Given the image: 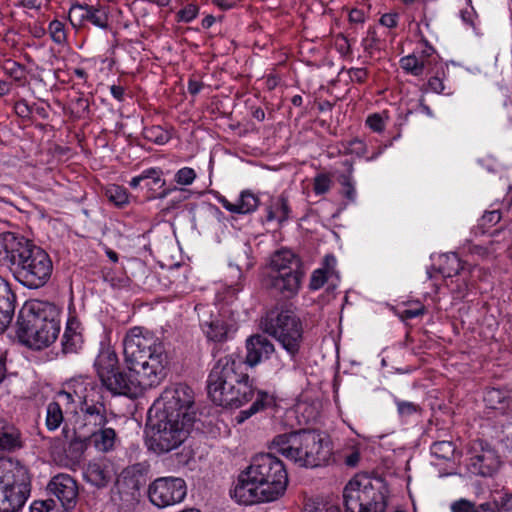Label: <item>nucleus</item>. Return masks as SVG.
I'll return each instance as SVG.
<instances>
[{"label": "nucleus", "instance_id": "obj_54", "mask_svg": "<svg viewBox=\"0 0 512 512\" xmlns=\"http://www.w3.org/2000/svg\"><path fill=\"white\" fill-rule=\"evenodd\" d=\"M87 448L86 440L75 438L70 442L69 449L75 453L74 458L79 459Z\"/></svg>", "mask_w": 512, "mask_h": 512}, {"label": "nucleus", "instance_id": "obj_1", "mask_svg": "<svg viewBox=\"0 0 512 512\" xmlns=\"http://www.w3.org/2000/svg\"><path fill=\"white\" fill-rule=\"evenodd\" d=\"M267 337L256 334L246 340V356L231 353L220 357L212 367L208 379V395L213 403L226 408H240L253 399L254 389L247 372L274 352Z\"/></svg>", "mask_w": 512, "mask_h": 512}, {"label": "nucleus", "instance_id": "obj_43", "mask_svg": "<svg viewBox=\"0 0 512 512\" xmlns=\"http://www.w3.org/2000/svg\"><path fill=\"white\" fill-rule=\"evenodd\" d=\"M330 278L332 277L324 269L318 268L311 275L309 287L311 290H319Z\"/></svg>", "mask_w": 512, "mask_h": 512}, {"label": "nucleus", "instance_id": "obj_26", "mask_svg": "<svg viewBox=\"0 0 512 512\" xmlns=\"http://www.w3.org/2000/svg\"><path fill=\"white\" fill-rule=\"evenodd\" d=\"M483 401L486 409L493 411L495 415L508 416L512 414V398L507 391L497 388L488 389L484 394Z\"/></svg>", "mask_w": 512, "mask_h": 512}, {"label": "nucleus", "instance_id": "obj_63", "mask_svg": "<svg viewBox=\"0 0 512 512\" xmlns=\"http://www.w3.org/2000/svg\"><path fill=\"white\" fill-rule=\"evenodd\" d=\"M110 92H111V95L118 101H123L124 100V95H125V89L122 87V86H119V85H112L110 87Z\"/></svg>", "mask_w": 512, "mask_h": 512}, {"label": "nucleus", "instance_id": "obj_28", "mask_svg": "<svg viewBox=\"0 0 512 512\" xmlns=\"http://www.w3.org/2000/svg\"><path fill=\"white\" fill-rule=\"evenodd\" d=\"M89 441L98 452L108 453L115 449L119 439L113 428L103 426L91 430Z\"/></svg>", "mask_w": 512, "mask_h": 512}, {"label": "nucleus", "instance_id": "obj_40", "mask_svg": "<svg viewBox=\"0 0 512 512\" xmlns=\"http://www.w3.org/2000/svg\"><path fill=\"white\" fill-rule=\"evenodd\" d=\"M48 32L52 41L57 45H65L67 43V32L65 24L57 19L49 23Z\"/></svg>", "mask_w": 512, "mask_h": 512}, {"label": "nucleus", "instance_id": "obj_21", "mask_svg": "<svg viewBox=\"0 0 512 512\" xmlns=\"http://www.w3.org/2000/svg\"><path fill=\"white\" fill-rule=\"evenodd\" d=\"M76 399L74 398L73 391H59L54 400L49 402L46 406L45 426L49 431L57 430L64 421V411L68 412L70 409L76 412L75 407Z\"/></svg>", "mask_w": 512, "mask_h": 512}, {"label": "nucleus", "instance_id": "obj_13", "mask_svg": "<svg viewBox=\"0 0 512 512\" xmlns=\"http://www.w3.org/2000/svg\"><path fill=\"white\" fill-rule=\"evenodd\" d=\"M193 405L194 393L191 388L184 384H174L162 392L149 409V412L151 414H164L182 420H184V416L187 414L190 422L193 423L195 420Z\"/></svg>", "mask_w": 512, "mask_h": 512}, {"label": "nucleus", "instance_id": "obj_3", "mask_svg": "<svg viewBox=\"0 0 512 512\" xmlns=\"http://www.w3.org/2000/svg\"><path fill=\"white\" fill-rule=\"evenodd\" d=\"M124 361L130 371L141 375L147 384H159L168 364L163 343L142 327L130 328L123 338Z\"/></svg>", "mask_w": 512, "mask_h": 512}, {"label": "nucleus", "instance_id": "obj_4", "mask_svg": "<svg viewBox=\"0 0 512 512\" xmlns=\"http://www.w3.org/2000/svg\"><path fill=\"white\" fill-rule=\"evenodd\" d=\"M3 259L15 280L28 289L43 287L52 275L50 256L24 237L6 239Z\"/></svg>", "mask_w": 512, "mask_h": 512}, {"label": "nucleus", "instance_id": "obj_23", "mask_svg": "<svg viewBox=\"0 0 512 512\" xmlns=\"http://www.w3.org/2000/svg\"><path fill=\"white\" fill-rule=\"evenodd\" d=\"M114 474L113 465L107 460L91 461L83 471L84 479L97 488L106 487Z\"/></svg>", "mask_w": 512, "mask_h": 512}, {"label": "nucleus", "instance_id": "obj_56", "mask_svg": "<svg viewBox=\"0 0 512 512\" xmlns=\"http://www.w3.org/2000/svg\"><path fill=\"white\" fill-rule=\"evenodd\" d=\"M349 77L353 82H364L367 77V71L364 68H351L348 71Z\"/></svg>", "mask_w": 512, "mask_h": 512}, {"label": "nucleus", "instance_id": "obj_49", "mask_svg": "<svg viewBox=\"0 0 512 512\" xmlns=\"http://www.w3.org/2000/svg\"><path fill=\"white\" fill-rule=\"evenodd\" d=\"M366 124L374 132L380 133L385 129L386 121L381 114L374 113L367 117Z\"/></svg>", "mask_w": 512, "mask_h": 512}, {"label": "nucleus", "instance_id": "obj_18", "mask_svg": "<svg viewBox=\"0 0 512 512\" xmlns=\"http://www.w3.org/2000/svg\"><path fill=\"white\" fill-rule=\"evenodd\" d=\"M195 310L198 313L201 330L208 340L222 342L227 339L230 326L218 313H213L211 307L207 305H197Z\"/></svg>", "mask_w": 512, "mask_h": 512}, {"label": "nucleus", "instance_id": "obj_58", "mask_svg": "<svg viewBox=\"0 0 512 512\" xmlns=\"http://www.w3.org/2000/svg\"><path fill=\"white\" fill-rule=\"evenodd\" d=\"M15 111L21 117H29L31 109L25 100H20L15 104Z\"/></svg>", "mask_w": 512, "mask_h": 512}, {"label": "nucleus", "instance_id": "obj_60", "mask_svg": "<svg viewBox=\"0 0 512 512\" xmlns=\"http://www.w3.org/2000/svg\"><path fill=\"white\" fill-rule=\"evenodd\" d=\"M360 461V453L358 450H353L345 457L344 463L348 467H356Z\"/></svg>", "mask_w": 512, "mask_h": 512}, {"label": "nucleus", "instance_id": "obj_59", "mask_svg": "<svg viewBox=\"0 0 512 512\" xmlns=\"http://www.w3.org/2000/svg\"><path fill=\"white\" fill-rule=\"evenodd\" d=\"M460 16L465 24L469 26H474L475 13L473 11V8H466L461 10Z\"/></svg>", "mask_w": 512, "mask_h": 512}, {"label": "nucleus", "instance_id": "obj_42", "mask_svg": "<svg viewBox=\"0 0 512 512\" xmlns=\"http://www.w3.org/2000/svg\"><path fill=\"white\" fill-rule=\"evenodd\" d=\"M196 179V172L193 168L183 167L179 169L174 176V180L177 184L188 186L191 185Z\"/></svg>", "mask_w": 512, "mask_h": 512}, {"label": "nucleus", "instance_id": "obj_55", "mask_svg": "<svg viewBox=\"0 0 512 512\" xmlns=\"http://www.w3.org/2000/svg\"><path fill=\"white\" fill-rule=\"evenodd\" d=\"M303 512H342L338 505L325 504L322 507H315L308 505L304 508Z\"/></svg>", "mask_w": 512, "mask_h": 512}, {"label": "nucleus", "instance_id": "obj_53", "mask_svg": "<svg viewBox=\"0 0 512 512\" xmlns=\"http://www.w3.org/2000/svg\"><path fill=\"white\" fill-rule=\"evenodd\" d=\"M337 259L334 255L329 254L324 257L323 266L320 269H324L327 274L331 277L335 276L338 278V274L336 272Z\"/></svg>", "mask_w": 512, "mask_h": 512}, {"label": "nucleus", "instance_id": "obj_16", "mask_svg": "<svg viewBox=\"0 0 512 512\" xmlns=\"http://www.w3.org/2000/svg\"><path fill=\"white\" fill-rule=\"evenodd\" d=\"M101 384L113 395H123L127 397L136 396L142 389L156 386L157 384H147L141 375L135 374L134 371L128 372L121 370L119 367L104 379Z\"/></svg>", "mask_w": 512, "mask_h": 512}, {"label": "nucleus", "instance_id": "obj_6", "mask_svg": "<svg viewBox=\"0 0 512 512\" xmlns=\"http://www.w3.org/2000/svg\"><path fill=\"white\" fill-rule=\"evenodd\" d=\"M270 451L279 454L300 467L314 468L325 464L330 458V447L315 431L300 430L276 435Z\"/></svg>", "mask_w": 512, "mask_h": 512}, {"label": "nucleus", "instance_id": "obj_52", "mask_svg": "<svg viewBox=\"0 0 512 512\" xmlns=\"http://www.w3.org/2000/svg\"><path fill=\"white\" fill-rule=\"evenodd\" d=\"M55 506L54 500H36L30 505V512H50Z\"/></svg>", "mask_w": 512, "mask_h": 512}, {"label": "nucleus", "instance_id": "obj_39", "mask_svg": "<svg viewBox=\"0 0 512 512\" xmlns=\"http://www.w3.org/2000/svg\"><path fill=\"white\" fill-rule=\"evenodd\" d=\"M143 136L146 140L158 145H164L170 140V134L160 126L144 128Z\"/></svg>", "mask_w": 512, "mask_h": 512}, {"label": "nucleus", "instance_id": "obj_2", "mask_svg": "<svg viewBox=\"0 0 512 512\" xmlns=\"http://www.w3.org/2000/svg\"><path fill=\"white\" fill-rule=\"evenodd\" d=\"M287 484L283 462L272 451L261 453L254 456L250 465L240 473L231 497L246 506L271 502L284 494Z\"/></svg>", "mask_w": 512, "mask_h": 512}, {"label": "nucleus", "instance_id": "obj_19", "mask_svg": "<svg viewBox=\"0 0 512 512\" xmlns=\"http://www.w3.org/2000/svg\"><path fill=\"white\" fill-rule=\"evenodd\" d=\"M49 493L55 496L66 512L76 505L78 486L76 481L68 474L61 473L54 476L48 483Z\"/></svg>", "mask_w": 512, "mask_h": 512}, {"label": "nucleus", "instance_id": "obj_17", "mask_svg": "<svg viewBox=\"0 0 512 512\" xmlns=\"http://www.w3.org/2000/svg\"><path fill=\"white\" fill-rule=\"evenodd\" d=\"M500 465V457L493 448L483 442L474 444L469 459V466L473 473L483 477L492 476L498 471Z\"/></svg>", "mask_w": 512, "mask_h": 512}, {"label": "nucleus", "instance_id": "obj_25", "mask_svg": "<svg viewBox=\"0 0 512 512\" xmlns=\"http://www.w3.org/2000/svg\"><path fill=\"white\" fill-rule=\"evenodd\" d=\"M82 324L78 317L70 313L66 323V329L62 337L64 353H75L83 344Z\"/></svg>", "mask_w": 512, "mask_h": 512}, {"label": "nucleus", "instance_id": "obj_12", "mask_svg": "<svg viewBox=\"0 0 512 512\" xmlns=\"http://www.w3.org/2000/svg\"><path fill=\"white\" fill-rule=\"evenodd\" d=\"M10 461H0V512H18L29 495L26 472L16 467L15 472L8 468Z\"/></svg>", "mask_w": 512, "mask_h": 512}, {"label": "nucleus", "instance_id": "obj_27", "mask_svg": "<svg viewBox=\"0 0 512 512\" xmlns=\"http://www.w3.org/2000/svg\"><path fill=\"white\" fill-rule=\"evenodd\" d=\"M119 367V360L113 348L101 344L99 352L94 361V368L100 381Z\"/></svg>", "mask_w": 512, "mask_h": 512}, {"label": "nucleus", "instance_id": "obj_30", "mask_svg": "<svg viewBox=\"0 0 512 512\" xmlns=\"http://www.w3.org/2000/svg\"><path fill=\"white\" fill-rule=\"evenodd\" d=\"M21 446L20 433L13 425L0 419V450H14Z\"/></svg>", "mask_w": 512, "mask_h": 512}, {"label": "nucleus", "instance_id": "obj_33", "mask_svg": "<svg viewBox=\"0 0 512 512\" xmlns=\"http://www.w3.org/2000/svg\"><path fill=\"white\" fill-rule=\"evenodd\" d=\"M15 310V295L0 299V334L3 333L11 323Z\"/></svg>", "mask_w": 512, "mask_h": 512}, {"label": "nucleus", "instance_id": "obj_8", "mask_svg": "<svg viewBox=\"0 0 512 512\" xmlns=\"http://www.w3.org/2000/svg\"><path fill=\"white\" fill-rule=\"evenodd\" d=\"M150 448L157 453H166L179 447L186 439L193 423L186 414L184 420L164 414L148 413Z\"/></svg>", "mask_w": 512, "mask_h": 512}, {"label": "nucleus", "instance_id": "obj_37", "mask_svg": "<svg viewBox=\"0 0 512 512\" xmlns=\"http://www.w3.org/2000/svg\"><path fill=\"white\" fill-rule=\"evenodd\" d=\"M431 454L441 460H452L456 452V448L451 441H437L431 445Z\"/></svg>", "mask_w": 512, "mask_h": 512}, {"label": "nucleus", "instance_id": "obj_29", "mask_svg": "<svg viewBox=\"0 0 512 512\" xmlns=\"http://www.w3.org/2000/svg\"><path fill=\"white\" fill-rule=\"evenodd\" d=\"M266 211V220L268 222L277 221L279 224H283L289 219L291 209L288 205L287 199L281 195L280 197L270 201Z\"/></svg>", "mask_w": 512, "mask_h": 512}, {"label": "nucleus", "instance_id": "obj_41", "mask_svg": "<svg viewBox=\"0 0 512 512\" xmlns=\"http://www.w3.org/2000/svg\"><path fill=\"white\" fill-rule=\"evenodd\" d=\"M332 180L328 174H317L313 181V191L316 195H323L331 188Z\"/></svg>", "mask_w": 512, "mask_h": 512}, {"label": "nucleus", "instance_id": "obj_45", "mask_svg": "<svg viewBox=\"0 0 512 512\" xmlns=\"http://www.w3.org/2000/svg\"><path fill=\"white\" fill-rule=\"evenodd\" d=\"M199 13V7L196 4H188L177 13V20L180 22L190 23Z\"/></svg>", "mask_w": 512, "mask_h": 512}, {"label": "nucleus", "instance_id": "obj_10", "mask_svg": "<svg viewBox=\"0 0 512 512\" xmlns=\"http://www.w3.org/2000/svg\"><path fill=\"white\" fill-rule=\"evenodd\" d=\"M262 326L266 333L278 341L291 359L296 357L303 341V327L294 312L270 311L262 321Z\"/></svg>", "mask_w": 512, "mask_h": 512}, {"label": "nucleus", "instance_id": "obj_64", "mask_svg": "<svg viewBox=\"0 0 512 512\" xmlns=\"http://www.w3.org/2000/svg\"><path fill=\"white\" fill-rule=\"evenodd\" d=\"M336 46L342 54H348L350 52V44L346 37L342 36L336 42Z\"/></svg>", "mask_w": 512, "mask_h": 512}, {"label": "nucleus", "instance_id": "obj_47", "mask_svg": "<svg viewBox=\"0 0 512 512\" xmlns=\"http://www.w3.org/2000/svg\"><path fill=\"white\" fill-rule=\"evenodd\" d=\"M395 404L397 406V411L401 417H409L419 410L417 404L410 401H402L399 399H395Z\"/></svg>", "mask_w": 512, "mask_h": 512}, {"label": "nucleus", "instance_id": "obj_5", "mask_svg": "<svg viewBox=\"0 0 512 512\" xmlns=\"http://www.w3.org/2000/svg\"><path fill=\"white\" fill-rule=\"evenodd\" d=\"M59 332V309L55 304L33 300L20 310L16 334L23 345L40 350L51 345Z\"/></svg>", "mask_w": 512, "mask_h": 512}, {"label": "nucleus", "instance_id": "obj_46", "mask_svg": "<svg viewBox=\"0 0 512 512\" xmlns=\"http://www.w3.org/2000/svg\"><path fill=\"white\" fill-rule=\"evenodd\" d=\"M344 148L346 153L354 154L358 157L364 156L367 152L365 143L358 138L349 141L347 144H345Z\"/></svg>", "mask_w": 512, "mask_h": 512}, {"label": "nucleus", "instance_id": "obj_31", "mask_svg": "<svg viewBox=\"0 0 512 512\" xmlns=\"http://www.w3.org/2000/svg\"><path fill=\"white\" fill-rule=\"evenodd\" d=\"M273 403V397L269 395L267 392L264 391H258L257 397L255 401L252 403V405L249 407V409L242 410L239 412L238 416L236 417L238 423H242L248 418H250L252 415L256 414L260 410L265 409L266 407L272 405Z\"/></svg>", "mask_w": 512, "mask_h": 512}, {"label": "nucleus", "instance_id": "obj_51", "mask_svg": "<svg viewBox=\"0 0 512 512\" xmlns=\"http://www.w3.org/2000/svg\"><path fill=\"white\" fill-rule=\"evenodd\" d=\"M339 181L344 188V193H345L346 198L349 199L350 201H355L356 190L354 187L352 176L351 175H341Z\"/></svg>", "mask_w": 512, "mask_h": 512}, {"label": "nucleus", "instance_id": "obj_9", "mask_svg": "<svg viewBox=\"0 0 512 512\" xmlns=\"http://www.w3.org/2000/svg\"><path fill=\"white\" fill-rule=\"evenodd\" d=\"M298 257L288 249L275 252L270 260L269 272L265 278L267 288L290 297L295 295L299 288L302 273L299 271Z\"/></svg>", "mask_w": 512, "mask_h": 512}, {"label": "nucleus", "instance_id": "obj_32", "mask_svg": "<svg viewBox=\"0 0 512 512\" xmlns=\"http://www.w3.org/2000/svg\"><path fill=\"white\" fill-rule=\"evenodd\" d=\"M2 70L19 86H24L26 80L25 66L12 59H6L2 64Z\"/></svg>", "mask_w": 512, "mask_h": 512}, {"label": "nucleus", "instance_id": "obj_48", "mask_svg": "<svg viewBox=\"0 0 512 512\" xmlns=\"http://www.w3.org/2000/svg\"><path fill=\"white\" fill-rule=\"evenodd\" d=\"M149 177H155L156 180H159V168H149L142 171L141 174L130 180L129 185L132 188H137L141 182L148 180Z\"/></svg>", "mask_w": 512, "mask_h": 512}, {"label": "nucleus", "instance_id": "obj_24", "mask_svg": "<svg viewBox=\"0 0 512 512\" xmlns=\"http://www.w3.org/2000/svg\"><path fill=\"white\" fill-rule=\"evenodd\" d=\"M505 512L512 511V495H505L501 501V508L497 501H487L479 505L466 500L460 499L451 505L452 512Z\"/></svg>", "mask_w": 512, "mask_h": 512}, {"label": "nucleus", "instance_id": "obj_36", "mask_svg": "<svg viewBox=\"0 0 512 512\" xmlns=\"http://www.w3.org/2000/svg\"><path fill=\"white\" fill-rule=\"evenodd\" d=\"M257 206V197L248 191H243L235 202V213L248 214L253 212Z\"/></svg>", "mask_w": 512, "mask_h": 512}, {"label": "nucleus", "instance_id": "obj_22", "mask_svg": "<svg viewBox=\"0 0 512 512\" xmlns=\"http://www.w3.org/2000/svg\"><path fill=\"white\" fill-rule=\"evenodd\" d=\"M439 272L445 278L460 275L462 277L461 284H457L453 290L457 298H463L469 289L470 283L467 281L465 274V267L462 265L456 253H447L439 258Z\"/></svg>", "mask_w": 512, "mask_h": 512}, {"label": "nucleus", "instance_id": "obj_44", "mask_svg": "<svg viewBox=\"0 0 512 512\" xmlns=\"http://www.w3.org/2000/svg\"><path fill=\"white\" fill-rule=\"evenodd\" d=\"M425 313V306L420 303L416 302L415 304L411 305L410 307L404 308L401 311H399V317L402 320H410L413 318H417Z\"/></svg>", "mask_w": 512, "mask_h": 512}, {"label": "nucleus", "instance_id": "obj_20", "mask_svg": "<svg viewBox=\"0 0 512 512\" xmlns=\"http://www.w3.org/2000/svg\"><path fill=\"white\" fill-rule=\"evenodd\" d=\"M68 18L73 27H80L85 22H90L101 29H106L109 25L108 12L100 6L73 4L69 9Z\"/></svg>", "mask_w": 512, "mask_h": 512}, {"label": "nucleus", "instance_id": "obj_61", "mask_svg": "<svg viewBox=\"0 0 512 512\" xmlns=\"http://www.w3.org/2000/svg\"><path fill=\"white\" fill-rule=\"evenodd\" d=\"M469 253L479 258H485L489 255L488 249L480 245H471L469 247Z\"/></svg>", "mask_w": 512, "mask_h": 512}, {"label": "nucleus", "instance_id": "obj_11", "mask_svg": "<svg viewBox=\"0 0 512 512\" xmlns=\"http://www.w3.org/2000/svg\"><path fill=\"white\" fill-rule=\"evenodd\" d=\"M72 387L83 426L91 430L105 426L108 422L107 409L97 385L89 379H80L74 381Z\"/></svg>", "mask_w": 512, "mask_h": 512}, {"label": "nucleus", "instance_id": "obj_15", "mask_svg": "<svg viewBox=\"0 0 512 512\" xmlns=\"http://www.w3.org/2000/svg\"><path fill=\"white\" fill-rule=\"evenodd\" d=\"M400 67L407 73L416 77L432 73L434 67L439 65L436 50L426 39H421L415 51L404 56L399 61Z\"/></svg>", "mask_w": 512, "mask_h": 512}, {"label": "nucleus", "instance_id": "obj_50", "mask_svg": "<svg viewBox=\"0 0 512 512\" xmlns=\"http://www.w3.org/2000/svg\"><path fill=\"white\" fill-rule=\"evenodd\" d=\"M501 220V213L499 210L488 211L483 214L479 220V225L482 228H490Z\"/></svg>", "mask_w": 512, "mask_h": 512}, {"label": "nucleus", "instance_id": "obj_38", "mask_svg": "<svg viewBox=\"0 0 512 512\" xmlns=\"http://www.w3.org/2000/svg\"><path fill=\"white\" fill-rule=\"evenodd\" d=\"M105 195L108 200L117 207H123L129 202V196L126 189L116 184L108 186L106 188Z\"/></svg>", "mask_w": 512, "mask_h": 512}, {"label": "nucleus", "instance_id": "obj_57", "mask_svg": "<svg viewBox=\"0 0 512 512\" xmlns=\"http://www.w3.org/2000/svg\"><path fill=\"white\" fill-rule=\"evenodd\" d=\"M380 24L387 28H394L398 24V15L396 13H386L381 16Z\"/></svg>", "mask_w": 512, "mask_h": 512}, {"label": "nucleus", "instance_id": "obj_7", "mask_svg": "<svg viewBox=\"0 0 512 512\" xmlns=\"http://www.w3.org/2000/svg\"><path fill=\"white\" fill-rule=\"evenodd\" d=\"M346 512H384L385 487L382 481L366 474L354 476L344 487Z\"/></svg>", "mask_w": 512, "mask_h": 512}, {"label": "nucleus", "instance_id": "obj_14", "mask_svg": "<svg viewBox=\"0 0 512 512\" xmlns=\"http://www.w3.org/2000/svg\"><path fill=\"white\" fill-rule=\"evenodd\" d=\"M187 485L183 478L159 477L148 486V499L152 505L164 509L177 505L186 498Z\"/></svg>", "mask_w": 512, "mask_h": 512}, {"label": "nucleus", "instance_id": "obj_34", "mask_svg": "<svg viewBox=\"0 0 512 512\" xmlns=\"http://www.w3.org/2000/svg\"><path fill=\"white\" fill-rule=\"evenodd\" d=\"M435 75L428 79L427 87L428 90L437 94L445 93L448 89L447 94H451L450 88L446 85V71L442 65L439 68L434 67Z\"/></svg>", "mask_w": 512, "mask_h": 512}, {"label": "nucleus", "instance_id": "obj_35", "mask_svg": "<svg viewBox=\"0 0 512 512\" xmlns=\"http://www.w3.org/2000/svg\"><path fill=\"white\" fill-rule=\"evenodd\" d=\"M122 481L127 488L138 491L144 483L143 474L139 466H131L122 472Z\"/></svg>", "mask_w": 512, "mask_h": 512}, {"label": "nucleus", "instance_id": "obj_62", "mask_svg": "<svg viewBox=\"0 0 512 512\" xmlns=\"http://www.w3.org/2000/svg\"><path fill=\"white\" fill-rule=\"evenodd\" d=\"M365 20L364 12L360 9H352L349 12V21L352 23H363Z\"/></svg>", "mask_w": 512, "mask_h": 512}]
</instances>
